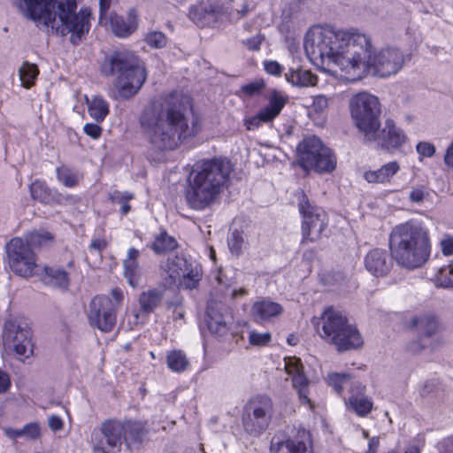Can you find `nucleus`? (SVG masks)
<instances>
[{"label":"nucleus","instance_id":"obj_1","mask_svg":"<svg viewBox=\"0 0 453 453\" xmlns=\"http://www.w3.org/2000/svg\"><path fill=\"white\" fill-rule=\"evenodd\" d=\"M303 48L311 61L333 63L351 81L371 71L380 77L395 74L406 61L403 52L395 47L376 52L371 36L355 29L313 27L305 35Z\"/></svg>","mask_w":453,"mask_h":453},{"label":"nucleus","instance_id":"obj_2","mask_svg":"<svg viewBox=\"0 0 453 453\" xmlns=\"http://www.w3.org/2000/svg\"><path fill=\"white\" fill-rule=\"evenodd\" d=\"M188 104V99L173 96L164 104L144 111L141 126L154 150H174L184 139L195 134L187 118Z\"/></svg>","mask_w":453,"mask_h":453},{"label":"nucleus","instance_id":"obj_3","mask_svg":"<svg viewBox=\"0 0 453 453\" xmlns=\"http://www.w3.org/2000/svg\"><path fill=\"white\" fill-rule=\"evenodd\" d=\"M20 12L31 19H42L58 34H71L70 41L78 44L90 28L91 11L76 12V0H14Z\"/></svg>","mask_w":453,"mask_h":453},{"label":"nucleus","instance_id":"obj_4","mask_svg":"<svg viewBox=\"0 0 453 453\" xmlns=\"http://www.w3.org/2000/svg\"><path fill=\"white\" fill-rule=\"evenodd\" d=\"M233 171L229 160L214 157L197 162L190 174L186 200L194 210H204L213 204L228 186Z\"/></svg>","mask_w":453,"mask_h":453},{"label":"nucleus","instance_id":"obj_5","mask_svg":"<svg viewBox=\"0 0 453 453\" xmlns=\"http://www.w3.org/2000/svg\"><path fill=\"white\" fill-rule=\"evenodd\" d=\"M388 244L392 257L406 269L421 267L430 257L429 234L418 223L409 221L395 226L389 234Z\"/></svg>","mask_w":453,"mask_h":453},{"label":"nucleus","instance_id":"obj_6","mask_svg":"<svg viewBox=\"0 0 453 453\" xmlns=\"http://www.w3.org/2000/svg\"><path fill=\"white\" fill-rule=\"evenodd\" d=\"M104 76H112L111 96L127 99L134 96L146 81L145 68L130 50H117L107 56L101 65Z\"/></svg>","mask_w":453,"mask_h":453},{"label":"nucleus","instance_id":"obj_7","mask_svg":"<svg viewBox=\"0 0 453 453\" xmlns=\"http://www.w3.org/2000/svg\"><path fill=\"white\" fill-rule=\"evenodd\" d=\"M349 109L355 126L363 133L364 139L374 138V130L380 127L379 99L366 92L358 93L350 99Z\"/></svg>","mask_w":453,"mask_h":453},{"label":"nucleus","instance_id":"obj_8","mask_svg":"<svg viewBox=\"0 0 453 453\" xmlns=\"http://www.w3.org/2000/svg\"><path fill=\"white\" fill-rule=\"evenodd\" d=\"M123 299V291L119 288L111 290V296H95L88 306L89 324L102 332L111 331L116 324L117 311L121 306Z\"/></svg>","mask_w":453,"mask_h":453},{"label":"nucleus","instance_id":"obj_9","mask_svg":"<svg viewBox=\"0 0 453 453\" xmlns=\"http://www.w3.org/2000/svg\"><path fill=\"white\" fill-rule=\"evenodd\" d=\"M298 163L304 170L331 173L335 169L336 159L331 150L316 136L306 137L297 146Z\"/></svg>","mask_w":453,"mask_h":453},{"label":"nucleus","instance_id":"obj_10","mask_svg":"<svg viewBox=\"0 0 453 453\" xmlns=\"http://www.w3.org/2000/svg\"><path fill=\"white\" fill-rule=\"evenodd\" d=\"M295 196L299 212L303 216L302 242H316L323 236L327 228L326 213L322 208L312 205L303 190L297 191Z\"/></svg>","mask_w":453,"mask_h":453},{"label":"nucleus","instance_id":"obj_11","mask_svg":"<svg viewBox=\"0 0 453 453\" xmlns=\"http://www.w3.org/2000/svg\"><path fill=\"white\" fill-rule=\"evenodd\" d=\"M5 248L11 270L20 277H32L37 267V259L29 243L21 238H13Z\"/></svg>","mask_w":453,"mask_h":453},{"label":"nucleus","instance_id":"obj_12","mask_svg":"<svg viewBox=\"0 0 453 453\" xmlns=\"http://www.w3.org/2000/svg\"><path fill=\"white\" fill-rule=\"evenodd\" d=\"M125 425L118 419L102 422L92 438L94 453H119L125 441Z\"/></svg>","mask_w":453,"mask_h":453},{"label":"nucleus","instance_id":"obj_13","mask_svg":"<svg viewBox=\"0 0 453 453\" xmlns=\"http://www.w3.org/2000/svg\"><path fill=\"white\" fill-rule=\"evenodd\" d=\"M273 413V404L269 396H255L246 406L242 418L244 429L250 434H261L268 427Z\"/></svg>","mask_w":453,"mask_h":453},{"label":"nucleus","instance_id":"obj_14","mask_svg":"<svg viewBox=\"0 0 453 453\" xmlns=\"http://www.w3.org/2000/svg\"><path fill=\"white\" fill-rule=\"evenodd\" d=\"M4 347L12 350L20 360L33 354L32 333L27 326H22L13 320L6 321L3 331Z\"/></svg>","mask_w":453,"mask_h":453},{"label":"nucleus","instance_id":"obj_15","mask_svg":"<svg viewBox=\"0 0 453 453\" xmlns=\"http://www.w3.org/2000/svg\"><path fill=\"white\" fill-rule=\"evenodd\" d=\"M374 138L365 139V142H375L378 146L385 150L398 149L403 146L407 136L404 132L396 127L394 120L388 119L382 128L378 127L374 130Z\"/></svg>","mask_w":453,"mask_h":453},{"label":"nucleus","instance_id":"obj_16","mask_svg":"<svg viewBox=\"0 0 453 453\" xmlns=\"http://www.w3.org/2000/svg\"><path fill=\"white\" fill-rule=\"evenodd\" d=\"M347 318L333 308H327L321 315V327L318 329L320 337L327 343L340 342L339 334L347 323Z\"/></svg>","mask_w":453,"mask_h":453},{"label":"nucleus","instance_id":"obj_17","mask_svg":"<svg viewBox=\"0 0 453 453\" xmlns=\"http://www.w3.org/2000/svg\"><path fill=\"white\" fill-rule=\"evenodd\" d=\"M286 102V98L280 92L273 91L269 97L268 104L256 116L245 120L246 128L255 130L259 127L261 122H271L280 113Z\"/></svg>","mask_w":453,"mask_h":453},{"label":"nucleus","instance_id":"obj_18","mask_svg":"<svg viewBox=\"0 0 453 453\" xmlns=\"http://www.w3.org/2000/svg\"><path fill=\"white\" fill-rule=\"evenodd\" d=\"M392 259L385 250L373 249L364 258L365 268L374 277H385L393 267Z\"/></svg>","mask_w":453,"mask_h":453},{"label":"nucleus","instance_id":"obj_19","mask_svg":"<svg viewBox=\"0 0 453 453\" xmlns=\"http://www.w3.org/2000/svg\"><path fill=\"white\" fill-rule=\"evenodd\" d=\"M190 265L191 264L183 257H169L160 265V274L164 278V285L166 288L175 285L176 281L180 280L181 275L188 270Z\"/></svg>","mask_w":453,"mask_h":453},{"label":"nucleus","instance_id":"obj_20","mask_svg":"<svg viewBox=\"0 0 453 453\" xmlns=\"http://www.w3.org/2000/svg\"><path fill=\"white\" fill-rule=\"evenodd\" d=\"M271 453H313L310 436L307 433L296 438L273 441Z\"/></svg>","mask_w":453,"mask_h":453},{"label":"nucleus","instance_id":"obj_21","mask_svg":"<svg viewBox=\"0 0 453 453\" xmlns=\"http://www.w3.org/2000/svg\"><path fill=\"white\" fill-rule=\"evenodd\" d=\"M110 26L112 33L120 38L131 35L138 27L137 13L134 9L127 12V18L111 13L110 15Z\"/></svg>","mask_w":453,"mask_h":453},{"label":"nucleus","instance_id":"obj_22","mask_svg":"<svg viewBox=\"0 0 453 453\" xmlns=\"http://www.w3.org/2000/svg\"><path fill=\"white\" fill-rule=\"evenodd\" d=\"M410 326L422 338H432L440 330L438 318L431 312H424L413 316L410 320Z\"/></svg>","mask_w":453,"mask_h":453},{"label":"nucleus","instance_id":"obj_23","mask_svg":"<svg viewBox=\"0 0 453 453\" xmlns=\"http://www.w3.org/2000/svg\"><path fill=\"white\" fill-rule=\"evenodd\" d=\"M226 311V307L220 303H213L207 307V326L211 334L218 336L227 334V315L224 313Z\"/></svg>","mask_w":453,"mask_h":453},{"label":"nucleus","instance_id":"obj_24","mask_svg":"<svg viewBox=\"0 0 453 453\" xmlns=\"http://www.w3.org/2000/svg\"><path fill=\"white\" fill-rule=\"evenodd\" d=\"M140 251L135 248H129L127 257L123 260L124 276L132 288H136L141 281L142 272L138 258Z\"/></svg>","mask_w":453,"mask_h":453},{"label":"nucleus","instance_id":"obj_25","mask_svg":"<svg viewBox=\"0 0 453 453\" xmlns=\"http://www.w3.org/2000/svg\"><path fill=\"white\" fill-rule=\"evenodd\" d=\"M340 342H334L333 345L335 346L338 351H347L350 349H358L363 345V337L356 327V326L349 324L348 321L339 334Z\"/></svg>","mask_w":453,"mask_h":453},{"label":"nucleus","instance_id":"obj_26","mask_svg":"<svg viewBox=\"0 0 453 453\" xmlns=\"http://www.w3.org/2000/svg\"><path fill=\"white\" fill-rule=\"evenodd\" d=\"M283 309L278 303L264 299L253 303L251 307V315L256 321L262 323L272 318L281 314Z\"/></svg>","mask_w":453,"mask_h":453},{"label":"nucleus","instance_id":"obj_27","mask_svg":"<svg viewBox=\"0 0 453 453\" xmlns=\"http://www.w3.org/2000/svg\"><path fill=\"white\" fill-rule=\"evenodd\" d=\"M399 170V164L396 161H392L375 171H366L364 173V178L370 183H386L389 182Z\"/></svg>","mask_w":453,"mask_h":453},{"label":"nucleus","instance_id":"obj_28","mask_svg":"<svg viewBox=\"0 0 453 453\" xmlns=\"http://www.w3.org/2000/svg\"><path fill=\"white\" fill-rule=\"evenodd\" d=\"M43 272L42 280L45 284L61 289H67L70 280L65 270L56 266H44Z\"/></svg>","mask_w":453,"mask_h":453},{"label":"nucleus","instance_id":"obj_29","mask_svg":"<svg viewBox=\"0 0 453 453\" xmlns=\"http://www.w3.org/2000/svg\"><path fill=\"white\" fill-rule=\"evenodd\" d=\"M288 82L298 87L314 86L317 83V76L311 71L303 69H291L286 73Z\"/></svg>","mask_w":453,"mask_h":453},{"label":"nucleus","instance_id":"obj_30","mask_svg":"<svg viewBox=\"0 0 453 453\" xmlns=\"http://www.w3.org/2000/svg\"><path fill=\"white\" fill-rule=\"evenodd\" d=\"M89 115L96 121L102 122L109 113L108 103L101 96L89 99L86 96Z\"/></svg>","mask_w":453,"mask_h":453},{"label":"nucleus","instance_id":"obj_31","mask_svg":"<svg viewBox=\"0 0 453 453\" xmlns=\"http://www.w3.org/2000/svg\"><path fill=\"white\" fill-rule=\"evenodd\" d=\"M348 405L361 417L369 414L372 409V402L371 399L361 393L357 395L352 394L348 400Z\"/></svg>","mask_w":453,"mask_h":453},{"label":"nucleus","instance_id":"obj_32","mask_svg":"<svg viewBox=\"0 0 453 453\" xmlns=\"http://www.w3.org/2000/svg\"><path fill=\"white\" fill-rule=\"evenodd\" d=\"M177 246L175 238L170 236L165 231H162L156 236L150 248L156 254L160 255L175 250Z\"/></svg>","mask_w":453,"mask_h":453},{"label":"nucleus","instance_id":"obj_33","mask_svg":"<svg viewBox=\"0 0 453 453\" xmlns=\"http://www.w3.org/2000/svg\"><path fill=\"white\" fill-rule=\"evenodd\" d=\"M125 425V439L124 441L128 444V441L141 442L142 438L147 434L145 425L140 421L128 420L123 422Z\"/></svg>","mask_w":453,"mask_h":453},{"label":"nucleus","instance_id":"obj_34","mask_svg":"<svg viewBox=\"0 0 453 453\" xmlns=\"http://www.w3.org/2000/svg\"><path fill=\"white\" fill-rule=\"evenodd\" d=\"M167 366L170 370L181 372L188 369L189 361L182 350H171L166 356Z\"/></svg>","mask_w":453,"mask_h":453},{"label":"nucleus","instance_id":"obj_35","mask_svg":"<svg viewBox=\"0 0 453 453\" xmlns=\"http://www.w3.org/2000/svg\"><path fill=\"white\" fill-rule=\"evenodd\" d=\"M219 12V6L211 1L202 2L198 5L193 7L189 11V17L196 23H203L202 20L197 17L198 15L205 18L206 16H215Z\"/></svg>","mask_w":453,"mask_h":453},{"label":"nucleus","instance_id":"obj_36","mask_svg":"<svg viewBox=\"0 0 453 453\" xmlns=\"http://www.w3.org/2000/svg\"><path fill=\"white\" fill-rule=\"evenodd\" d=\"M162 294L157 289H150L142 292L139 298V303L142 311L150 313L160 303Z\"/></svg>","mask_w":453,"mask_h":453},{"label":"nucleus","instance_id":"obj_37","mask_svg":"<svg viewBox=\"0 0 453 453\" xmlns=\"http://www.w3.org/2000/svg\"><path fill=\"white\" fill-rule=\"evenodd\" d=\"M19 78L24 88H31L39 73V70L36 65L29 62H24L19 68Z\"/></svg>","mask_w":453,"mask_h":453},{"label":"nucleus","instance_id":"obj_38","mask_svg":"<svg viewBox=\"0 0 453 453\" xmlns=\"http://www.w3.org/2000/svg\"><path fill=\"white\" fill-rule=\"evenodd\" d=\"M202 279V271L201 268L195 266L193 267L192 265L181 275V278L180 280V284L181 287H183L186 289H194L198 286L199 281Z\"/></svg>","mask_w":453,"mask_h":453},{"label":"nucleus","instance_id":"obj_39","mask_svg":"<svg viewBox=\"0 0 453 453\" xmlns=\"http://www.w3.org/2000/svg\"><path fill=\"white\" fill-rule=\"evenodd\" d=\"M292 382L294 388L297 390L300 400L304 403H310L311 400L308 397L309 393V381L306 379L303 372L292 376Z\"/></svg>","mask_w":453,"mask_h":453},{"label":"nucleus","instance_id":"obj_40","mask_svg":"<svg viewBox=\"0 0 453 453\" xmlns=\"http://www.w3.org/2000/svg\"><path fill=\"white\" fill-rule=\"evenodd\" d=\"M434 283L437 287L453 288V259L449 265L438 270Z\"/></svg>","mask_w":453,"mask_h":453},{"label":"nucleus","instance_id":"obj_41","mask_svg":"<svg viewBox=\"0 0 453 453\" xmlns=\"http://www.w3.org/2000/svg\"><path fill=\"white\" fill-rule=\"evenodd\" d=\"M57 176L58 180L68 188L77 186L80 180V176L78 173L73 172L65 166H61L57 169Z\"/></svg>","mask_w":453,"mask_h":453},{"label":"nucleus","instance_id":"obj_42","mask_svg":"<svg viewBox=\"0 0 453 453\" xmlns=\"http://www.w3.org/2000/svg\"><path fill=\"white\" fill-rule=\"evenodd\" d=\"M265 86V81L262 79H257L250 83L242 85L240 88V90L237 93V95H239L240 96L250 98L259 95L264 89Z\"/></svg>","mask_w":453,"mask_h":453},{"label":"nucleus","instance_id":"obj_43","mask_svg":"<svg viewBox=\"0 0 453 453\" xmlns=\"http://www.w3.org/2000/svg\"><path fill=\"white\" fill-rule=\"evenodd\" d=\"M53 236L49 232H35L27 235V239L24 240L29 243V247H41L49 242H51Z\"/></svg>","mask_w":453,"mask_h":453},{"label":"nucleus","instance_id":"obj_44","mask_svg":"<svg viewBox=\"0 0 453 453\" xmlns=\"http://www.w3.org/2000/svg\"><path fill=\"white\" fill-rule=\"evenodd\" d=\"M349 380H350V375L345 372H331L327 375L328 384L333 387L334 391L338 394L342 392V385Z\"/></svg>","mask_w":453,"mask_h":453},{"label":"nucleus","instance_id":"obj_45","mask_svg":"<svg viewBox=\"0 0 453 453\" xmlns=\"http://www.w3.org/2000/svg\"><path fill=\"white\" fill-rule=\"evenodd\" d=\"M147 44L155 49L164 48L167 44L165 35L160 31H150L146 36Z\"/></svg>","mask_w":453,"mask_h":453},{"label":"nucleus","instance_id":"obj_46","mask_svg":"<svg viewBox=\"0 0 453 453\" xmlns=\"http://www.w3.org/2000/svg\"><path fill=\"white\" fill-rule=\"evenodd\" d=\"M228 246L232 254L240 256L244 247V239L242 234L237 230L232 232L228 240Z\"/></svg>","mask_w":453,"mask_h":453},{"label":"nucleus","instance_id":"obj_47","mask_svg":"<svg viewBox=\"0 0 453 453\" xmlns=\"http://www.w3.org/2000/svg\"><path fill=\"white\" fill-rule=\"evenodd\" d=\"M272 340V335L270 333H258L256 331H251L249 334V342L253 346H265Z\"/></svg>","mask_w":453,"mask_h":453},{"label":"nucleus","instance_id":"obj_48","mask_svg":"<svg viewBox=\"0 0 453 453\" xmlns=\"http://www.w3.org/2000/svg\"><path fill=\"white\" fill-rule=\"evenodd\" d=\"M285 370L290 376L297 374L303 371V365L301 360L296 357H286L284 358Z\"/></svg>","mask_w":453,"mask_h":453},{"label":"nucleus","instance_id":"obj_49","mask_svg":"<svg viewBox=\"0 0 453 453\" xmlns=\"http://www.w3.org/2000/svg\"><path fill=\"white\" fill-rule=\"evenodd\" d=\"M425 339L426 338H422L421 336H419L418 339L411 341L407 344V350L412 355L421 353L426 347V344L424 342Z\"/></svg>","mask_w":453,"mask_h":453},{"label":"nucleus","instance_id":"obj_50","mask_svg":"<svg viewBox=\"0 0 453 453\" xmlns=\"http://www.w3.org/2000/svg\"><path fill=\"white\" fill-rule=\"evenodd\" d=\"M417 152L423 157H430L435 153V147L434 144L427 142H420L416 147Z\"/></svg>","mask_w":453,"mask_h":453},{"label":"nucleus","instance_id":"obj_51","mask_svg":"<svg viewBox=\"0 0 453 453\" xmlns=\"http://www.w3.org/2000/svg\"><path fill=\"white\" fill-rule=\"evenodd\" d=\"M25 436L31 440H35L41 435L40 426L37 423H30L23 427Z\"/></svg>","mask_w":453,"mask_h":453},{"label":"nucleus","instance_id":"obj_52","mask_svg":"<svg viewBox=\"0 0 453 453\" xmlns=\"http://www.w3.org/2000/svg\"><path fill=\"white\" fill-rule=\"evenodd\" d=\"M265 36L261 34L256 35L254 37L243 41L244 45L250 50H258Z\"/></svg>","mask_w":453,"mask_h":453},{"label":"nucleus","instance_id":"obj_53","mask_svg":"<svg viewBox=\"0 0 453 453\" xmlns=\"http://www.w3.org/2000/svg\"><path fill=\"white\" fill-rule=\"evenodd\" d=\"M328 98L324 95H318L313 98L312 106L316 111H323L328 106Z\"/></svg>","mask_w":453,"mask_h":453},{"label":"nucleus","instance_id":"obj_54","mask_svg":"<svg viewBox=\"0 0 453 453\" xmlns=\"http://www.w3.org/2000/svg\"><path fill=\"white\" fill-rule=\"evenodd\" d=\"M83 130L87 135H88L94 139L99 138L102 134V127L100 126H98L97 124H92V123L86 124L83 127Z\"/></svg>","mask_w":453,"mask_h":453},{"label":"nucleus","instance_id":"obj_55","mask_svg":"<svg viewBox=\"0 0 453 453\" xmlns=\"http://www.w3.org/2000/svg\"><path fill=\"white\" fill-rule=\"evenodd\" d=\"M427 195L428 193L425 190L424 188H418L411 191L409 198L411 202L419 203L423 202L426 196Z\"/></svg>","mask_w":453,"mask_h":453},{"label":"nucleus","instance_id":"obj_56","mask_svg":"<svg viewBox=\"0 0 453 453\" xmlns=\"http://www.w3.org/2000/svg\"><path fill=\"white\" fill-rule=\"evenodd\" d=\"M438 449L439 453H453V434L440 441Z\"/></svg>","mask_w":453,"mask_h":453},{"label":"nucleus","instance_id":"obj_57","mask_svg":"<svg viewBox=\"0 0 453 453\" xmlns=\"http://www.w3.org/2000/svg\"><path fill=\"white\" fill-rule=\"evenodd\" d=\"M265 70L267 73L273 75H278L282 71L280 65L276 61H265Z\"/></svg>","mask_w":453,"mask_h":453},{"label":"nucleus","instance_id":"obj_58","mask_svg":"<svg viewBox=\"0 0 453 453\" xmlns=\"http://www.w3.org/2000/svg\"><path fill=\"white\" fill-rule=\"evenodd\" d=\"M48 424L52 431H60L63 429V420L57 415H51L48 418Z\"/></svg>","mask_w":453,"mask_h":453},{"label":"nucleus","instance_id":"obj_59","mask_svg":"<svg viewBox=\"0 0 453 453\" xmlns=\"http://www.w3.org/2000/svg\"><path fill=\"white\" fill-rule=\"evenodd\" d=\"M110 198L114 203H121L123 201H127L133 198V195L130 193L126 192L125 194H122L119 191H114L112 194H111Z\"/></svg>","mask_w":453,"mask_h":453},{"label":"nucleus","instance_id":"obj_60","mask_svg":"<svg viewBox=\"0 0 453 453\" xmlns=\"http://www.w3.org/2000/svg\"><path fill=\"white\" fill-rule=\"evenodd\" d=\"M11 386L8 373L0 370V394L6 392Z\"/></svg>","mask_w":453,"mask_h":453},{"label":"nucleus","instance_id":"obj_61","mask_svg":"<svg viewBox=\"0 0 453 453\" xmlns=\"http://www.w3.org/2000/svg\"><path fill=\"white\" fill-rule=\"evenodd\" d=\"M441 251L444 255L453 254V238H447L441 242Z\"/></svg>","mask_w":453,"mask_h":453},{"label":"nucleus","instance_id":"obj_62","mask_svg":"<svg viewBox=\"0 0 453 453\" xmlns=\"http://www.w3.org/2000/svg\"><path fill=\"white\" fill-rule=\"evenodd\" d=\"M445 164L453 169V141L444 156Z\"/></svg>","mask_w":453,"mask_h":453},{"label":"nucleus","instance_id":"obj_63","mask_svg":"<svg viewBox=\"0 0 453 453\" xmlns=\"http://www.w3.org/2000/svg\"><path fill=\"white\" fill-rule=\"evenodd\" d=\"M106 245L105 241L96 239L91 242L90 248L100 252L106 248Z\"/></svg>","mask_w":453,"mask_h":453},{"label":"nucleus","instance_id":"obj_64","mask_svg":"<svg viewBox=\"0 0 453 453\" xmlns=\"http://www.w3.org/2000/svg\"><path fill=\"white\" fill-rule=\"evenodd\" d=\"M436 383L434 381H427L425 383L423 389H422V395H427L431 393L434 388H435Z\"/></svg>","mask_w":453,"mask_h":453}]
</instances>
